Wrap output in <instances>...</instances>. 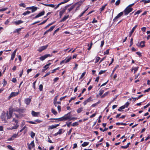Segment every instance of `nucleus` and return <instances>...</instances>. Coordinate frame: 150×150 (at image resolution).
<instances>
[{"instance_id":"f8f14e48","label":"nucleus","mask_w":150,"mask_h":150,"mask_svg":"<svg viewBox=\"0 0 150 150\" xmlns=\"http://www.w3.org/2000/svg\"><path fill=\"white\" fill-rule=\"evenodd\" d=\"M18 134V132L17 134H14L10 138H8V141H11L13 140L14 138L17 137Z\"/></svg>"},{"instance_id":"a18cd8bd","label":"nucleus","mask_w":150,"mask_h":150,"mask_svg":"<svg viewBox=\"0 0 150 150\" xmlns=\"http://www.w3.org/2000/svg\"><path fill=\"white\" fill-rule=\"evenodd\" d=\"M30 13V11H25L23 13V15L24 16H25L27 15V14H29Z\"/></svg>"},{"instance_id":"7ed1b4c3","label":"nucleus","mask_w":150,"mask_h":150,"mask_svg":"<svg viewBox=\"0 0 150 150\" xmlns=\"http://www.w3.org/2000/svg\"><path fill=\"white\" fill-rule=\"evenodd\" d=\"M6 113L5 111H3L0 116V117L2 121H4L5 123L7 122L6 120Z\"/></svg>"},{"instance_id":"f257e3e1","label":"nucleus","mask_w":150,"mask_h":150,"mask_svg":"<svg viewBox=\"0 0 150 150\" xmlns=\"http://www.w3.org/2000/svg\"><path fill=\"white\" fill-rule=\"evenodd\" d=\"M71 112H70L67 114H65L63 116L60 118H50V120H58V121H64L67 120L69 121L73 120H76L77 119V117H71L70 115Z\"/></svg>"},{"instance_id":"4468645a","label":"nucleus","mask_w":150,"mask_h":150,"mask_svg":"<svg viewBox=\"0 0 150 150\" xmlns=\"http://www.w3.org/2000/svg\"><path fill=\"white\" fill-rule=\"evenodd\" d=\"M31 114L33 117H38L40 115L39 112H36L33 110H32L31 112Z\"/></svg>"},{"instance_id":"603ef678","label":"nucleus","mask_w":150,"mask_h":150,"mask_svg":"<svg viewBox=\"0 0 150 150\" xmlns=\"http://www.w3.org/2000/svg\"><path fill=\"white\" fill-rule=\"evenodd\" d=\"M86 72H83L82 74H81V75L80 78H79V79H82L84 76H85V75L86 74Z\"/></svg>"},{"instance_id":"423d86ee","label":"nucleus","mask_w":150,"mask_h":150,"mask_svg":"<svg viewBox=\"0 0 150 150\" xmlns=\"http://www.w3.org/2000/svg\"><path fill=\"white\" fill-rule=\"evenodd\" d=\"M52 55L50 54H47L45 55L44 56H42L39 58L42 61H43L46 58L48 57H51Z\"/></svg>"},{"instance_id":"2eb2a0df","label":"nucleus","mask_w":150,"mask_h":150,"mask_svg":"<svg viewBox=\"0 0 150 150\" xmlns=\"http://www.w3.org/2000/svg\"><path fill=\"white\" fill-rule=\"evenodd\" d=\"M25 110H26L25 108H18L17 112L18 113H23L25 112Z\"/></svg>"},{"instance_id":"a19ab883","label":"nucleus","mask_w":150,"mask_h":150,"mask_svg":"<svg viewBox=\"0 0 150 150\" xmlns=\"http://www.w3.org/2000/svg\"><path fill=\"white\" fill-rule=\"evenodd\" d=\"M79 125L78 122H75L72 124L71 125L73 127H74L75 126H77Z\"/></svg>"},{"instance_id":"f3484780","label":"nucleus","mask_w":150,"mask_h":150,"mask_svg":"<svg viewBox=\"0 0 150 150\" xmlns=\"http://www.w3.org/2000/svg\"><path fill=\"white\" fill-rule=\"evenodd\" d=\"M59 124H58L50 126L49 127V129H52L54 128H55L59 126Z\"/></svg>"},{"instance_id":"09e8293b","label":"nucleus","mask_w":150,"mask_h":150,"mask_svg":"<svg viewBox=\"0 0 150 150\" xmlns=\"http://www.w3.org/2000/svg\"><path fill=\"white\" fill-rule=\"evenodd\" d=\"M110 49H108L107 50L105 51L104 52V55L105 54H109Z\"/></svg>"},{"instance_id":"393cba45","label":"nucleus","mask_w":150,"mask_h":150,"mask_svg":"<svg viewBox=\"0 0 150 150\" xmlns=\"http://www.w3.org/2000/svg\"><path fill=\"white\" fill-rule=\"evenodd\" d=\"M23 28H18L14 30L13 31V33H18V34H19L20 32L21 31L22 29Z\"/></svg>"},{"instance_id":"c9c22d12","label":"nucleus","mask_w":150,"mask_h":150,"mask_svg":"<svg viewBox=\"0 0 150 150\" xmlns=\"http://www.w3.org/2000/svg\"><path fill=\"white\" fill-rule=\"evenodd\" d=\"M138 67H135L134 68H133L131 70V71H132L133 70H134V73L135 74L137 71L138 70Z\"/></svg>"},{"instance_id":"49530a36","label":"nucleus","mask_w":150,"mask_h":150,"mask_svg":"<svg viewBox=\"0 0 150 150\" xmlns=\"http://www.w3.org/2000/svg\"><path fill=\"white\" fill-rule=\"evenodd\" d=\"M66 60H65V63H68L71 60V57H70L69 58H68L67 59L66 58Z\"/></svg>"},{"instance_id":"58836bf2","label":"nucleus","mask_w":150,"mask_h":150,"mask_svg":"<svg viewBox=\"0 0 150 150\" xmlns=\"http://www.w3.org/2000/svg\"><path fill=\"white\" fill-rule=\"evenodd\" d=\"M109 93V92H105V93H104L103 95H102L101 97V98H103L105 97L106 96H107L108 94Z\"/></svg>"},{"instance_id":"aec40b11","label":"nucleus","mask_w":150,"mask_h":150,"mask_svg":"<svg viewBox=\"0 0 150 150\" xmlns=\"http://www.w3.org/2000/svg\"><path fill=\"white\" fill-rule=\"evenodd\" d=\"M41 4L47 6H50L52 8H54L55 7V5L53 4H45L42 3H41Z\"/></svg>"},{"instance_id":"6ab92c4d","label":"nucleus","mask_w":150,"mask_h":150,"mask_svg":"<svg viewBox=\"0 0 150 150\" xmlns=\"http://www.w3.org/2000/svg\"><path fill=\"white\" fill-rule=\"evenodd\" d=\"M38 8L34 6H31V9L32 10V12L33 13L36 11Z\"/></svg>"},{"instance_id":"3c124183","label":"nucleus","mask_w":150,"mask_h":150,"mask_svg":"<svg viewBox=\"0 0 150 150\" xmlns=\"http://www.w3.org/2000/svg\"><path fill=\"white\" fill-rule=\"evenodd\" d=\"M43 86L42 84H40L39 85V89L40 91H42L43 89Z\"/></svg>"},{"instance_id":"473e14b6","label":"nucleus","mask_w":150,"mask_h":150,"mask_svg":"<svg viewBox=\"0 0 150 150\" xmlns=\"http://www.w3.org/2000/svg\"><path fill=\"white\" fill-rule=\"evenodd\" d=\"M134 30H135L132 28V30L129 33V37H130L132 35V34H133Z\"/></svg>"},{"instance_id":"72a5a7b5","label":"nucleus","mask_w":150,"mask_h":150,"mask_svg":"<svg viewBox=\"0 0 150 150\" xmlns=\"http://www.w3.org/2000/svg\"><path fill=\"white\" fill-rule=\"evenodd\" d=\"M83 110V108L82 107H81L79 108L77 110V113H80Z\"/></svg>"},{"instance_id":"b1692460","label":"nucleus","mask_w":150,"mask_h":150,"mask_svg":"<svg viewBox=\"0 0 150 150\" xmlns=\"http://www.w3.org/2000/svg\"><path fill=\"white\" fill-rule=\"evenodd\" d=\"M101 101L100 100H98L97 102L93 104L91 106V107H94L97 106L98 104L100 103Z\"/></svg>"},{"instance_id":"412c9836","label":"nucleus","mask_w":150,"mask_h":150,"mask_svg":"<svg viewBox=\"0 0 150 150\" xmlns=\"http://www.w3.org/2000/svg\"><path fill=\"white\" fill-rule=\"evenodd\" d=\"M19 93V91L17 92H12L11 93V95L13 97H15L17 95H18Z\"/></svg>"},{"instance_id":"a211bd4d","label":"nucleus","mask_w":150,"mask_h":150,"mask_svg":"<svg viewBox=\"0 0 150 150\" xmlns=\"http://www.w3.org/2000/svg\"><path fill=\"white\" fill-rule=\"evenodd\" d=\"M23 23V21L21 20L15 21L14 22L16 25H19Z\"/></svg>"},{"instance_id":"774afa93","label":"nucleus","mask_w":150,"mask_h":150,"mask_svg":"<svg viewBox=\"0 0 150 150\" xmlns=\"http://www.w3.org/2000/svg\"><path fill=\"white\" fill-rule=\"evenodd\" d=\"M120 0H117V1H116L115 2V5L116 6H117L119 5L120 3Z\"/></svg>"},{"instance_id":"4c0bfd02","label":"nucleus","mask_w":150,"mask_h":150,"mask_svg":"<svg viewBox=\"0 0 150 150\" xmlns=\"http://www.w3.org/2000/svg\"><path fill=\"white\" fill-rule=\"evenodd\" d=\"M54 22H52L51 23H50L49 24L45 27L44 28L45 29L49 27L50 26V25H52L54 23Z\"/></svg>"},{"instance_id":"cd10ccee","label":"nucleus","mask_w":150,"mask_h":150,"mask_svg":"<svg viewBox=\"0 0 150 150\" xmlns=\"http://www.w3.org/2000/svg\"><path fill=\"white\" fill-rule=\"evenodd\" d=\"M89 142H84L81 145L83 147H85L88 145Z\"/></svg>"},{"instance_id":"f704fd0d","label":"nucleus","mask_w":150,"mask_h":150,"mask_svg":"<svg viewBox=\"0 0 150 150\" xmlns=\"http://www.w3.org/2000/svg\"><path fill=\"white\" fill-rule=\"evenodd\" d=\"M142 12V10L141 9H140L138 10L137 12H136L134 14V16L136 15V14H139L140 13Z\"/></svg>"},{"instance_id":"4be33fe9","label":"nucleus","mask_w":150,"mask_h":150,"mask_svg":"<svg viewBox=\"0 0 150 150\" xmlns=\"http://www.w3.org/2000/svg\"><path fill=\"white\" fill-rule=\"evenodd\" d=\"M69 17V15L67 16H65L62 19L61 22H64L65 21L67 18Z\"/></svg>"},{"instance_id":"39448f33","label":"nucleus","mask_w":150,"mask_h":150,"mask_svg":"<svg viewBox=\"0 0 150 150\" xmlns=\"http://www.w3.org/2000/svg\"><path fill=\"white\" fill-rule=\"evenodd\" d=\"M145 41H142L141 42H140V43H139V42H138L136 44V45L138 47H140L142 48H143L145 46Z\"/></svg>"},{"instance_id":"13d9d810","label":"nucleus","mask_w":150,"mask_h":150,"mask_svg":"<svg viewBox=\"0 0 150 150\" xmlns=\"http://www.w3.org/2000/svg\"><path fill=\"white\" fill-rule=\"evenodd\" d=\"M58 96H57L54 98V99L53 103H55L56 102H57Z\"/></svg>"},{"instance_id":"20e7f679","label":"nucleus","mask_w":150,"mask_h":150,"mask_svg":"<svg viewBox=\"0 0 150 150\" xmlns=\"http://www.w3.org/2000/svg\"><path fill=\"white\" fill-rule=\"evenodd\" d=\"M6 114V119L7 120H8L12 117L13 113L11 111V110H9L8 111H7Z\"/></svg>"},{"instance_id":"1a4fd4ad","label":"nucleus","mask_w":150,"mask_h":150,"mask_svg":"<svg viewBox=\"0 0 150 150\" xmlns=\"http://www.w3.org/2000/svg\"><path fill=\"white\" fill-rule=\"evenodd\" d=\"M45 13V11H42V12L39 13L37 15H36L33 18V19H35V18H39L43 15Z\"/></svg>"},{"instance_id":"5701e85b","label":"nucleus","mask_w":150,"mask_h":150,"mask_svg":"<svg viewBox=\"0 0 150 150\" xmlns=\"http://www.w3.org/2000/svg\"><path fill=\"white\" fill-rule=\"evenodd\" d=\"M18 108V107H16L14 108H9V110H11V111L13 113L14 112H17Z\"/></svg>"},{"instance_id":"680f3d73","label":"nucleus","mask_w":150,"mask_h":150,"mask_svg":"<svg viewBox=\"0 0 150 150\" xmlns=\"http://www.w3.org/2000/svg\"><path fill=\"white\" fill-rule=\"evenodd\" d=\"M36 82V81H35L33 83V87L34 88V90H35L36 89L35 84Z\"/></svg>"},{"instance_id":"e433bc0d","label":"nucleus","mask_w":150,"mask_h":150,"mask_svg":"<svg viewBox=\"0 0 150 150\" xmlns=\"http://www.w3.org/2000/svg\"><path fill=\"white\" fill-rule=\"evenodd\" d=\"M51 111L55 115H56L57 114V112L53 108L52 109Z\"/></svg>"},{"instance_id":"9d476101","label":"nucleus","mask_w":150,"mask_h":150,"mask_svg":"<svg viewBox=\"0 0 150 150\" xmlns=\"http://www.w3.org/2000/svg\"><path fill=\"white\" fill-rule=\"evenodd\" d=\"M93 99H92V98L91 97H90L89 98H88L86 100H85L83 102V104L84 105H86L87 103L90 101H93Z\"/></svg>"},{"instance_id":"864d4df0","label":"nucleus","mask_w":150,"mask_h":150,"mask_svg":"<svg viewBox=\"0 0 150 150\" xmlns=\"http://www.w3.org/2000/svg\"><path fill=\"white\" fill-rule=\"evenodd\" d=\"M19 6L21 7H23L25 8V7L26 5L24 3H21L20 4H19Z\"/></svg>"},{"instance_id":"ea45409f","label":"nucleus","mask_w":150,"mask_h":150,"mask_svg":"<svg viewBox=\"0 0 150 150\" xmlns=\"http://www.w3.org/2000/svg\"><path fill=\"white\" fill-rule=\"evenodd\" d=\"M119 67V65H117L116 67H115L114 68V69L112 71V73L111 74V75H112L113 74H114V71L116 70V69Z\"/></svg>"},{"instance_id":"c85d7f7f","label":"nucleus","mask_w":150,"mask_h":150,"mask_svg":"<svg viewBox=\"0 0 150 150\" xmlns=\"http://www.w3.org/2000/svg\"><path fill=\"white\" fill-rule=\"evenodd\" d=\"M75 7V5H74V4L71 6L68 9V12L69 13Z\"/></svg>"},{"instance_id":"4d7b16f0","label":"nucleus","mask_w":150,"mask_h":150,"mask_svg":"<svg viewBox=\"0 0 150 150\" xmlns=\"http://www.w3.org/2000/svg\"><path fill=\"white\" fill-rule=\"evenodd\" d=\"M106 70H101L100 71L99 73V74L100 75L103 74L104 73L106 72Z\"/></svg>"},{"instance_id":"69168bd1","label":"nucleus","mask_w":150,"mask_h":150,"mask_svg":"<svg viewBox=\"0 0 150 150\" xmlns=\"http://www.w3.org/2000/svg\"><path fill=\"white\" fill-rule=\"evenodd\" d=\"M63 129H60L59 130L58 132H57V133L58 134H61L62 133V131Z\"/></svg>"},{"instance_id":"0eeeda50","label":"nucleus","mask_w":150,"mask_h":150,"mask_svg":"<svg viewBox=\"0 0 150 150\" xmlns=\"http://www.w3.org/2000/svg\"><path fill=\"white\" fill-rule=\"evenodd\" d=\"M123 14V12H122L118 14L113 19V22H115L117 21V19L122 16Z\"/></svg>"},{"instance_id":"a878e982","label":"nucleus","mask_w":150,"mask_h":150,"mask_svg":"<svg viewBox=\"0 0 150 150\" xmlns=\"http://www.w3.org/2000/svg\"><path fill=\"white\" fill-rule=\"evenodd\" d=\"M14 114L16 116V117L17 118H21L23 116V115L21 114H19L18 115L17 114L15 113Z\"/></svg>"},{"instance_id":"8fccbe9b","label":"nucleus","mask_w":150,"mask_h":150,"mask_svg":"<svg viewBox=\"0 0 150 150\" xmlns=\"http://www.w3.org/2000/svg\"><path fill=\"white\" fill-rule=\"evenodd\" d=\"M35 135V133L33 132L32 131L30 133V136L32 138H33Z\"/></svg>"},{"instance_id":"37998d69","label":"nucleus","mask_w":150,"mask_h":150,"mask_svg":"<svg viewBox=\"0 0 150 150\" xmlns=\"http://www.w3.org/2000/svg\"><path fill=\"white\" fill-rule=\"evenodd\" d=\"M100 59V58L99 57H96L95 61V63L96 64L97 63Z\"/></svg>"},{"instance_id":"de8ad7c7","label":"nucleus","mask_w":150,"mask_h":150,"mask_svg":"<svg viewBox=\"0 0 150 150\" xmlns=\"http://www.w3.org/2000/svg\"><path fill=\"white\" fill-rule=\"evenodd\" d=\"M104 92V91L102 89H100L99 91V95L100 96H102V95L103 94Z\"/></svg>"},{"instance_id":"bf43d9fd","label":"nucleus","mask_w":150,"mask_h":150,"mask_svg":"<svg viewBox=\"0 0 150 150\" xmlns=\"http://www.w3.org/2000/svg\"><path fill=\"white\" fill-rule=\"evenodd\" d=\"M133 38H131L130 39V45H129V47H131V46L133 45Z\"/></svg>"},{"instance_id":"9b49d317","label":"nucleus","mask_w":150,"mask_h":150,"mask_svg":"<svg viewBox=\"0 0 150 150\" xmlns=\"http://www.w3.org/2000/svg\"><path fill=\"white\" fill-rule=\"evenodd\" d=\"M55 27V25H53V26H51L49 29L45 31L44 34V35H45L47 34V33L48 32H51L54 29V28Z\"/></svg>"},{"instance_id":"e2e57ef3","label":"nucleus","mask_w":150,"mask_h":150,"mask_svg":"<svg viewBox=\"0 0 150 150\" xmlns=\"http://www.w3.org/2000/svg\"><path fill=\"white\" fill-rule=\"evenodd\" d=\"M34 121L38 123H40L42 122V121L40 120L39 119H37L34 120Z\"/></svg>"},{"instance_id":"338daca9","label":"nucleus","mask_w":150,"mask_h":150,"mask_svg":"<svg viewBox=\"0 0 150 150\" xmlns=\"http://www.w3.org/2000/svg\"><path fill=\"white\" fill-rule=\"evenodd\" d=\"M11 81L13 83H16L17 81V79L15 78H13L11 80Z\"/></svg>"},{"instance_id":"bb28decb","label":"nucleus","mask_w":150,"mask_h":150,"mask_svg":"<svg viewBox=\"0 0 150 150\" xmlns=\"http://www.w3.org/2000/svg\"><path fill=\"white\" fill-rule=\"evenodd\" d=\"M143 2L144 4L149 3L150 2V0H142L140 1V2Z\"/></svg>"},{"instance_id":"7c9ffc66","label":"nucleus","mask_w":150,"mask_h":150,"mask_svg":"<svg viewBox=\"0 0 150 150\" xmlns=\"http://www.w3.org/2000/svg\"><path fill=\"white\" fill-rule=\"evenodd\" d=\"M107 4H105V5H104V6H103L101 8H100V10L101 12L102 11H103L104 10L106 6H107Z\"/></svg>"},{"instance_id":"2f4dec72","label":"nucleus","mask_w":150,"mask_h":150,"mask_svg":"<svg viewBox=\"0 0 150 150\" xmlns=\"http://www.w3.org/2000/svg\"><path fill=\"white\" fill-rule=\"evenodd\" d=\"M125 108V107L124 105H122L118 109V110L119 111H122V110L124 109Z\"/></svg>"},{"instance_id":"79ce46f5","label":"nucleus","mask_w":150,"mask_h":150,"mask_svg":"<svg viewBox=\"0 0 150 150\" xmlns=\"http://www.w3.org/2000/svg\"><path fill=\"white\" fill-rule=\"evenodd\" d=\"M92 45L93 43L92 42L90 44H88V46L89 47L88 48V50H89L91 49L92 47Z\"/></svg>"},{"instance_id":"dca6fc26","label":"nucleus","mask_w":150,"mask_h":150,"mask_svg":"<svg viewBox=\"0 0 150 150\" xmlns=\"http://www.w3.org/2000/svg\"><path fill=\"white\" fill-rule=\"evenodd\" d=\"M31 101V100L30 98H27L25 100V103L27 105H29Z\"/></svg>"},{"instance_id":"c03bdc74","label":"nucleus","mask_w":150,"mask_h":150,"mask_svg":"<svg viewBox=\"0 0 150 150\" xmlns=\"http://www.w3.org/2000/svg\"><path fill=\"white\" fill-rule=\"evenodd\" d=\"M82 4H81V3H80L79 1L74 4V5H75V7L76 6H79L80 7Z\"/></svg>"},{"instance_id":"6e6552de","label":"nucleus","mask_w":150,"mask_h":150,"mask_svg":"<svg viewBox=\"0 0 150 150\" xmlns=\"http://www.w3.org/2000/svg\"><path fill=\"white\" fill-rule=\"evenodd\" d=\"M48 45H46L41 47L38 49V51L40 52H42V51L45 50L48 47Z\"/></svg>"},{"instance_id":"c756f323","label":"nucleus","mask_w":150,"mask_h":150,"mask_svg":"<svg viewBox=\"0 0 150 150\" xmlns=\"http://www.w3.org/2000/svg\"><path fill=\"white\" fill-rule=\"evenodd\" d=\"M19 125L18 124H16L15 126H13L10 128V129H16L18 127Z\"/></svg>"},{"instance_id":"f03ea898","label":"nucleus","mask_w":150,"mask_h":150,"mask_svg":"<svg viewBox=\"0 0 150 150\" xmlns=\"http://www.w3.org/2000/svg\"><path fill=\"white\" fill-rule=\"evenodd\" d=\"M133 10L132 8H129L127 6L124 10L123 12L124 13V15L126 16L132 12Z\"/></svg>"},{"instance_id":"5fc2aeb1","label":"nucleus","mask_w":150,"mask_h":150,"mask_svg":"<svg viewBox=\"0 0 150 150\" xmlns=\"http://www.w3.org/2000/svg\"><path fill=\"white\" fill-rule=\"evenodd\" d=\"M8 9V8L6 7L3 8H2L0 9V12L5 11L6 10Z\"/></svg>"},{"instance_id":"0e129e2a","label":"nucleus","mask_w":150,"mask_h":150,"mask_svg":"<svg viewBox=\"0 0 150 150\" xmlns=\"http://www.w3.org/2000/svg\"><path fill=\"white\" fill-rule=\"evenodd\" d=\"M129 103L128 102H127L125 105H124L125 107V108H127L128 106L129 105Z\"/></svg>"},{"instance_id":"6e6d98bb","label":"nucleus","mask_w":150,"mask_h":150,"mask_svg":"<svg viewBox=\"0 0 150 150\" xmlns=\"http://www.w3.org/2000/svg\"><path fill=\"white\" fill-rule=\"evenodd\" d=\"M3 80V86H4L7 85V82L5 79H4Z\"/></svg>"},{"instance_id":"052dcab7","label":"nucleus","mask_w":150,"mask_h":150,"mask_svg":"<svg viewBox=\"0 0 150 150\" xmlns=\"http://www.w3.org/2000/svg\"><path fill=\"white\" fill-rule=\"evenodd\" d=\"M71 122H66V125H67V126L68 127H69L70 126V125L71 123Z\"/></svg>"},{"instance_id":"ddd939ff","label":"nucleus","mask_w":150,"mask_h":150,"mask_svg":"<svg viewBox=\"0 0 150 150\" xmlns=\"http://www.w3.org/2000/svg\"><path fill=\"white\" fill-rule=\"evenodd\" d=\"M28 148L30 150L32 149V147L33 148L35 146V144L34 143V141H33L30 144H28Z\"/></svg>"}]
</instances>
